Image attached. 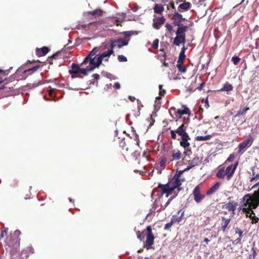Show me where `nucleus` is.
<instances>
[{
	"mask_svg": "<svg viewBox=\"0 0 259 259\" xmlns=\"http://www.w3.org/2000/svg\"><path fill=\"white\" fill-rule=\"evenodd\" d=\"M242 203L243 206H244L242 209V211L246 214L247 217L251 219V223L253 224L258 223L259 219L255 215V213L252 210L257 207L253 206V201L251 194H245L242 198Z\"/></svg>",
	"mask_w": 259,
	"mask_h": 259,
	"instance_id": "obj_1",
	"label": "nucleus"
},
{
	"mask_svg": "<svg viewBox=\"0 0 259 259\" xmlns=\"http://www.w3.org/2000/svg\"><path fill=\"white\" fill-rule=\"evenodd\" d=\"M20 234V231L16 230L13 233H11L7 237L6 243L9 248L11 253H13L19 248L20 241L19 236Z\"/></svg>",
	"mask_w": 259,
	"mask_h": 259,
	"instance_id": "obj_2",
	"label": "nucleus"
},
{
	"mask_svg": "<svg viewBox=\"0 0 259 259\" xmlns=\"http://www.w3.org/2000/svg\"><path fill=\"white\" fill-rule=\"evenodd\" d=\"M184 171H177L173 178L167 183L172 191L177 189L178 191L181 190L180 186L182 183L186 181L185 178L182 176Z\"/></svg>",
	"mask_w": 259,
	"mask_h": 259,
	"instance_id": "obj_3",
	"label": "nucleus"
},
{
	"mask_svg": "<svg viewBox=\"0 0 259 259\" xmlns=\"http://www.w3.org/2000/svg\"><path fill=\"white\" fill-rule=\"evenodd\" d=\"M190 140V138L189 135L181 137L180 144V146L184 149L183 154L185 156L183 159V160H186V157H189L192 153L191 148L190 147V144L189 142Z\"/></svg>",
	"mask_w": 259,
	"mask_h": 259,
	"instance_id": "obj_4",
	"label": "nucleus"
},
{
	"mask_svg": "<svg viewBox=\"0 0 259 259\" xmlns=\"http://www.w3.org/2000/svg\"><path fill=\"white\" fill-rule=\"evenodd\" d=\"M146 241L144 242L143 247L147 250L154 249V240L155 237L152 232V228L150 226L146 227Z\"/></svg>",
	"mask_w": 259,
	"mask_h": 259,
	"instance_id": "obj_5",
	"label": "nucleus"
},
{
	"mask_svg": "<svg viewBox=\"0 0 259 259\" xmlns=\"http://www.w3.org/2000/svg\"><path fill=\"white\" fill-rule=\"evenodd\" d=\"M101 64V60L100 58H97L96 56L90 57L85 63L84 61L81 63V66L87 65L86 67L89 68L90 71H93L96 68L99 67Z\"/></svg>",
	"mask_w": 259,
	"mask_h": 259,
	"instance_id": "obj_6",
	"label": "nucleus"
},
{
	"mask_svg": "<svg viewBox=\"0 0 259 259\" xmlns=\"http://www.w3.org/2000/svg\"><path fill=\"white\" fill-rule=\"evenodd\" d=\"M187 128V126L185 123H184L181 125L176 130H171V138L174 140H179V139L177 138L176 134H177L179 136H180L181 137L188 135V134L186 132Z\"/></svg>",
	"mask_w": 259,
	"mask_h": 259,
	"instance_id": "obj_7",
	"label": "nucleus"
},
{
	"mask_svg": "<svg viewBox=\"0 0 259 259\" xmlns=\"http://www.w3.org/2000/svg\"><path fill=\"white\" fill-rule=\"evenodd\" d=\"M253 141V138L251 135H249L247 139L239 144L238 153L240 154H243L245 151V149L251 146Z\"/></svg>",
	"mask_w": 259,
	"mask_h": 259,
	"instance_id": "obj_8",
	"label": "nucleus"
},
{
	"mask_svg": "<svg viewBox=\"0 0 259 259\" xmlns=\"http://www.w3.org/2000/svg\"><path fill=\"white\" fill-rule=\"evenodd\" d=\"M237 206L238 204L236 202L234 201H231L228 203H224L222 205V209H226L228 211H231V213L230 216L233 217L235 214V211Z\"/></svg>",
	"mask_w": 259,
	"mask_h": 259,
	"instance_id": "obj_9",
	"label": "nucleus"
},
{
	"mask_svg": "<svg viewBox=\"0 0 259 259\" xmlns=\"http://www.w3.org/2000/svg\"><path fill=\"white\" fill-rule=\"evenodd\" d=\"M128 43V39L126 40L122 38H119L116 40H111V43L109 45L110 49H113L115 47H117L118 48H121L123 46H127Z\"/></svg>",
	"mask_w": 259,
	"mask_h": 259,
	"instance_id": "obj_10",
	"label": "nucleus"
},
{
	"mask_svg": "<svg viewBox=\"0 0 259 259\" xmlns=\"http://www.w3.org/2000/svg\"><path fill=\"white\" fill-rule=\"evenodd\" d=\"M158 188L160 189V194L158 196V198L162 197L163 194H166V197H168L170 194H171L172 191L168 186V184L163 185L159 184Z\"/></svg>",
	"mask_w": 259,
	"mask_h": 259,
	"instance_id": "obj_11",
	"label": "nucleus"
},
{
	"mask_svg": "<svg viewBox=\"0 0 259 259\" xmlns=\"http://www.w3.org/2000/svg\"><path fill=\"white\" fill-rule=\"evenodd\" d=\"M171 20H172L173 24L177 26H180V25H183L182 22L187 21V19L183 18L182 15L178 12L174 13L171 17Z\"/></svg>",
	"mask_w": 259,
	"mask_h": 259,
	"instance_id": "obj_12",
	"label": "nucleus"
},
{
	"mask_svg": "<svg viewBox=\"0 0 259 259\" xmlns=\"http://www.w3.org/2000/svg\"><path fill=\"white\" fill-rule=\"evenodd\" d=\"M193 195L194 200L198 203L201 202L205 197V195L201 193L199 185H197L195 187L193 191Z\"/></svg>",
	"mask_w": 259,
	"mask_h": 259,
	"instance_id": "obj_13",
	"label": "nucleus"
},
{
	"mask_svg": "<svg viewBox=\"0 0 259 259\" xmlns=\"http://www.w3.org/2000/svg\"><path fill=\"white\" fill-rule=\"evenodd\" d=\"M233 217L230 216L228 218L221 217V230L223 232H226L227 229L229 228V224Z\"/></svg>",
	"mask_w": 259,
	"mask_h": 259,
	"instance_id": "obj_14",
	"label": "nucleus"
},
{
	"mask_svg": "<svg viewBox=\"0 0 259 259\" xmlns=\"http://www.w3.org/2000/svg\"><path fill=\"white\" fill-rule=\"evenodd\" d=\"M238 164V162H236L234 165L231 164L226 168L225 172L227 175V177L228 180H230L234 175Z\"/></svg>",
	"mask_w": 259,
	"mask_h": 259,
	"instance_id": "obj_15",
	"label": "nucleus"
},
{
	"mask_svg": "<svg viewBox=\"0 0 259 259\" xmlns=\"http://www.w3.org/2000/svg\"><path fill=\"white\" fill-rule=\"evenodd\" d=\"M39 67L40 66L38 65L24 70L23 72L24 76L23 79H25L28 76L33 74L34 72L37 71Z\"/></svg>",
	"mask_w": 259,
	"mask_h": 259,
	"instance_id": "obj_16",
	"label": "nucleus"
},
{
	"mask_svg": "<svg viewBox=\"0 0 259 259\" xmlns=\"http://www.w3.org/2000/svg\"><path fill=\"white\" fill-rule=\"evenodd\" d=\"M185 41V36L176 34V36L174 39L173 44L176 46H179L181 43L184 44Z\"/></svg>",
	"mask_w": 259,
	"mask_h": 259,
	"instance_id": "obj_17",
	"label": "nucleus"
},
{
	"mask_svg": "<svg viewBox=\"0 0 259 259\" xmlns=\"http://www.w3.org/2000/svg\"><path fill=\"white\" fill-rule=\"evenodd\" d=\"M50 49L47 47H43L41 48L36 49V54L40 57L46 55L49 51Z\"/></svg>",
	"mask_w": 259,
	"mask_h": 259,
	"instance_id": "obj_18",
	"label": "nucleus"
},
{
	"mask_svg": "<svg viewBox=\"0 0 259 259\" xmlns=\"http://www.w3.org/2000/svg\"><path fill=\"white\" fill-rule=\"evenodd\" d=\"M178 27L176 32V34L186 36V32L188 30L189 26L187 25H181Z\"/></svg>",
	"mask_w": 259,
	"mask_h": 259,
	"instance_id": "obj_19",
	"label": "nucleus"
},
{
	"mask_svg": "<svg viewBox=\"0 0 259 259\" xmlns=\"http://www.w3.org/2000/svg\"><path fill=\"white\" fill-rule=\"evenodd\" d=\"M253 198L254 207H257L259 205V187L257 190L255 191L251 195Z\"/></svg>",
	"mask_w": 259,
	"mask_h": 259,
	"instance_id": "obj_20",
	"label": "nucleus"
},
{
	"mask_svg": "<svg viewBox=\"0 0 259 259\" xmlns=\"http://www.w3.org/2000/svg\"><path fill=\"white\" fill-rule=\"evenodd\" d=\"M165 19L164 17L158 18L156 22L153 23V27L156 29H160V27L164 23Z\"/></svg>",
	"mask_w": 259,
	"mask_h": 259,
	"instance_id": "obj_21",
	"label": "nucleus"
},
{
	"mask_svg": "<svg viewBox=\"0 0 259 259\" xmlns=\"http://www.w3.org/2000/svg\"><path fill=\"white\" fill-rule=\"evenodd\" d=\"M191 6V4L190 3L184 2V3H182L179 6L178 8V10L180 12L184 11H187L190 9Z\"/></svg>",
	"mask_w": 259,
	"mask_h": 259,
	"instance_id": "obj_22",
	"label": "nucleus"
},
{
	"mask_svg": "<svg viewBox=\"0 0 259 259\" xmlns=\"http://www.w3.org/2000/svg\"><path fill=\"white\" fill-rule=\"evenodd\" d=\"M220 183L219 182H216L214 185L211 187L207 191L206 194L210 195L215 192L220 188Z\"/></svg>",
	"mask_w": 259,
	"mask_h": 259,
	"instance_id": "obj_23",
	"label": "nucleus"
},
{
	"mask_svg": "<svg viewBox=\"0 0 259 259\" xmlns=\"http://www.w3.org/2000/svg\"><path fill=\"white\" fill-rule=\"evenodd\" d=\"M80 67L78 64L73 63L71 66V69L68 71L70 74H76L79 73Z\"/></svg>",
	"mask_w": 259,
	"mask_h": 259,
	"instance_id": "obj_24",
	"label": "nucleus"
},
{
	"mask_svg": "<svg viewBox=\"0 0 259 259\" xmlns=\"http://www.w3.org/2000/svg\"><path fill=\"white\" fill-rule=\"evenodd\" d=\"M252 177L250 179V182L256 181L259 179V172L255 171V167H251Z\"/></svg>",
	"mask_w": 259,
	"mask_h": 259,
	"instance_id": "obj_25",
	"label": "nucleus"
},
{
	"mask_svg": "<svg viewBox=\"0 0 259 259\" xmlns=\"http://www.w3.org/2000/svg\"><path fill=\"white\" fill-rule=\"evenodd\" d=\"M249 110V107L247 106H245L243 108L240 107V109L237 111V113L236 115L234 116V118H236L237 117H239L241 115H243L245 114L246 112Z\"/></svg>",
	"mask_w": 259,
	"mask_h": 259,
	"instance_id": "obj_26",
	"label": "nucleus"
},
{
	"mask_svg": "<svg viewBox=\"0 0 259 259\" xmlns=\"http://www.w3.org/2000/svg\"><path fill=\"white\" fill-rule=\"evenodd\" d=\"M171 156L172 160H179L182 157V152L178 149H175L172 151Z\"/></svg>",
	"mask_w": 259,
	"mask_h": 259,
	"instance_id": "obj_27",
	"label": "nucleus"
},
{
	"mask_svg": "<svg viewBox=\"0 0 259 259\" xmlns=\"http://www.w3.org/2000/svg\"><path fill=\"white\" fill-rule=\"evenodd\" d=\"M154 12L160 14L164 11V7L161 4H155L153 7Z\"/></svg>",
	"mask_w": 259,
	"mask_h": 259,
	"instance_id": "obj_28",
	"label": "nucleus"
},
{
	"mask_svg": "<svg viewBox=\"0 0 259 259\" xmlns=\"http://www.w3.org/2000/svg\"><path fill=\"white\" fill-rule=\"evenodd\" d=\"M200 160H199V157H194L191 160V161L190 162V165L188 167H187V168H186L184 170H189L192 167H194L195 165H198V164L200 163Z\"/></svg>",
	"mask_w": 259,
	"mask_h": 259,
	"instance_id": "obj_29",
	"label": "nucleus"
},
{
	"mask_svg": "<svg viewBox=\"0 0 259 259\" xmlns=\"http://www.w3.org/2000/svg\"><path fill=\"white\" fill-rule=\"evenodd\" d=\"M114 53L113 50L112 49H110V50H107L103 52L100 56H99L98 58H100V59L101 60V63L102 62L103 59L105 57H109L112 54H113Z\"/></svg>",
	"mask_w": 259,
	"mask_h": 259,
	"instance_id": "obj_30",
	"label": "nucleus"
},
{
	"mask_svg": "<svg viewBox=\"0 0 259 259\" xmlns=\"http://www.w3.org/2000/svg\"><path fill=\"white\" fill-rule=\"evenodd\" d=\"M88 15H92L93 16H102L103 14V11L101 9H96L93 11H89L87 12Z\"/></svg>",
	"mask_w": 259,
	"mask_h": 259,
	"instance_id": "obj_31",
	"label": "nucleus"
},
{
	"mask_svg": "<svg viewBox=\"0 0 259 259\" xmlns=\"http://www.w3.org/2000/svg\"><path fill=\"white\" fill-rule=\"evenodd\" d=\"M233 89V87L232 84L229 83L228 82H226L224 87L221 88L220 90H218V92H223V91H226V92H229L231 91H232Z\"/></svg>",
	"mask_w": 259,
	"mask_h": 259,
	"instance_id": "obj_32",
	"label": "nucleus"
},
{
	"mask_svg": "<svg viewBox=\"0 0 259 259\" xmlns=\"http://www.w3.org/2000/svg\"><path fill=\"white\" fill-rule=\"evenodd\" d=\"M98 51V49L96 47L94 48L92 51L87 55V56L84 59V63H85V62L88 60V59H90V57H94L96 53Z\"/></svg>",
	"mask_w": 259,
	"mask_h": 259,
	"instance_id": "obj_33",
	"label": "nucleus"
},
{
	"mask_svg": "<svg viewBox=\"0 0 259 259\" xmlns=\"http://www.w3.org/2000/svg\"><path fill=\"white\" fill-rule=\"evenodd\" d=\"M211 137V135H207L206 136H198L196 137L195 140L197 141H206L210 140Z\"/></svg>",
	"mask_w": 259,
	"mask_h": 259,
	"instance_id": "obj_34",
	"label": "nucleus"
},
{
	"mask_svg": "<svg viewBox=\"0 0 259 259\" xmlns=\"http://www.w3.org/2000/svg\"><path fill=\"white\" fill-rule=\"evenodd\" d=\"M60 54L59 52H58L56 53L55 54L52 55L51 57H49L47 60L48 63L50 64H53V60L57 59V58L58 57L59 54Z\"/></svg>",
	"mask_w": 259,
	"mask_h": 259,
	"instance_id": "obj_35",
	"label": "nucleus"
},
{
	"mask_svg": "<svg viewBox=\"0 0 259 259\" xmlns=\"http://www.w3.org/2000/svg\"><path fill=\"white\" fill-rule=\"evenodd\" d=\"M226 175L227 174L224 168L220 169L217 173V177L219 179H224Z\"/></svg>",
	"mask_w": 259,
	"mask_h": 259,
	"instance_id": "obj_36",
	"label": "nucleus"
},
{
	"mask_svg": "<svg viewBox=\"0 0 259 259\" xmlns=\"http://www.w3.org/2000/svg\"><path fill=\"white\" fill-rule=\"evenodd\" d=\"M146 231V230H145L144 231H143V232H140V231H138L137 232V238L138 239H139L140 241H143L144 240V238H145V236L146 235V234H145V232Z\"/></svg>",
	"mask_w": 259,
	"mask_h": 259,
	"instance_id": "obj_37",
	"label": "nucleus"
},
{
	"mask_svg": "<svg viewBox=\"0 0 259 259\" xmlns=\"http://www.w3.org/2000/svg\"><path fill=\"white\" fill-rule=\"evenodd\" d=\"M119 146L123 149L125 150L126 151H128V148L127 146V145L126 144L125 139H122L120 141L119 143Z\"/></svg>",
	"mask_w": 259,
	"mask_h": 259,
	"instance_id": "obj_38",
	"label": "nucleus"
},
{
	"mask_svg": "<svg viewBox=\"0 0 259 259\" xmlns=\"http://www.w3.org/2000/svg\"><path fill=\"white\" fill-rule=\"evenodd\" d=\"M183 63H177V67L180 72L185 73L186 71V68L183 66Z\"/></svg>",
	"mask_w": 259,
	"mask_h": 259,
	"instance_id": "obj_39",
	"label": "nucleus"
},
{
	"mask_svg": "<svg viewBox=\"0 0 259 259\" xmlns=\"http://www.w3.org/2000/svg\"><path fill=\"white\" fill-rule=\"evenodd\" d=\"M185 58L186 55L183 54V52H180L177 63H183Z\"/></svg>",
	"mask_w": 259,
	"mask_h": 259,
	"instance_id": "obj_40",
	"label": "nucleus"
},
{
	"mask_svg": "<svg viewBox=\"0 0 259 259\" xmlns=\"http://www.w3.org/2000/svg\"><path fill=\"white\" fill-rule=\"evenodd\" d=\"M231 60L233 62V64L235 65H236L239 63V62L240 60V59L237 56H233Z\"/></svg>",
	"mask_w": 259,
	"mask_h": 259,
	"instance_id": "obj_41",
	"label": "nucleus"
},
{
	"mask_svg": "<svg viewBox=\"0 0 259 259\" xmlns=\"http://www.w3.org/2000/svg\"><path fill=\"white\" fill-rule=\"evenodd\" d=\"M88 71H90L89 70V68L85 66V68L80 69L79 73L83 74L84 75H87L88 74Z\"/></svg>",
	"mask_w": 259,
	"mask_h": 259,
	"instance_id": "obj_42",
	"label": "nucleus"
},
{
	"mask_svg": "<svg viewBox=\"0 0 259 259\" xmlns=\"http://www.w3.org/2000/svg\"><path fill=\"white\" fill-rule=\"evenodd\" d=\"M251 251L252 252V254H249V256L247 258V259H255L256 255L255 250L253 247H252Z\"/></svg>",
	"mask_w": 259,
	"mask_h": 259,
	"instance_id": "obj_43",
	"label": "nucleus"
},
{
	"mask_svg": "<svg viewBox=\"0 0 259 259\" xmlns=\"http://www.w3.org/2000/svg\"><path fill=\"white\" fill-rule=\"evenodd\" d=\"M118 60L119 62H126L127 61V58L122 55L118 56Z\"/></svg>",
	"mask_w": 259,
	"mask_h": 259,
	"instance_id": "obj_44",
	"label": "nucleus"
},
{
	"mask_svg": "<svg viewBox=\"0 0 259 259\" xmlns=\"http://www.w3.org/2000/svg\"><path fill=\"white\" fill-rule=\"evenodd\" d=\"M158 43H159V39H155L152 44V48L154 49H157L158 47Z\"/></svg>",
	"mask_w": 259,
	"mask_h": 259,
	"instance_id": "obj_45",
	"label": "nucleus"
},
{
	"mask_svg": "<svg viewBox=\"0 0 259 259\" xmlns=\"http://www.w3.org/2000/svg\"><path fill=\"white\" fill-rule=\"evenodd\" d=\"M163 85L161 84L159 85V95L162 96L164 95L165 93V90L162 89Z\"/></svg>",
	"mask_w": 259,
	"mask_h": 259,
	"instance_id": "obj_46",
	"label": "nucleus"
},
{
	"mask_svg": "<svg viewBox=\"0 0 259 259\" xmlns=\"http://www.w3.org/2000/svg\"><path fill=\"white\" fill-rule=\"evenodd\" d=\"M235 158V155L234 154H230L229 157L227 159V161L228 162H232L234 161Z\"/></svg>",
	"mask_w": 259,
	"mask_h": 259,
	"instance_id": "obj_47",
	"label": "nucleus"
},
{
	"mask_svg": "<svg viewBox=\"0 0 259 259\" xmlns=\"http://www.w3.org/2000/svg\"><path fill=\"white\" fill-rule=\"evenodd\" d=\"M235 233L236 234H239V237H241V238H242V237H243V231H242L241 230H240L239 228H236L235 229Z\"/></svg>",
	"mask_w": 259,
	"mask_h": 259,
	"instance_id": "obj_48",
	"label": "nucleus"
},
{
	"mask_svg": "<svg viewBox=\"0 0 259 259\" xmlns=\"http://www.w3.org/2000/svg\"><path fill=\"white\" fill-rule=\"evenodd\" d=\"M183 107L184 108V109L183 110V113H184V114H190L189 109L185 106H183Z\"/></svg>",
	"mask_w": 259,
	"mask_h": 259,
	"instance_id": "obj_49",
	"label": "nucleus"
},
{
	"mask_svg": "<svg viewBox=\"0 0 259 259\" xmlns=\"http://www.w3.org/2000/svg\"><path fill=\"white\" fill-rule=\"evenodd\" d=\"M202 102H204V107L206 108H208L209 107V103H208V101L207 100V98L205 99H202Z\"/></svg>",
	"mask_w": 259,
	"mask_h": 259,
	"instance_id": "obj_50",
	"label": "nucleus"
},
{
	"mask_svg": "<svg viewBox=\"0 0 259 259\" xmlns=\"http://www.w3.org/2000/svg\"><path fill=\"white\" fill-rule=\"evenodd\" d=\"M11 259H21L19 255L17 253H11Z\"/></svg>",
	"mask_w": 259,
	"mask_h": 259,
	"instance_id": "obj_51",
	"label": "nucleus"
},
{
	"mask_svg": "<svg viewBox=\"0 0 259 259\" xmlns=\"http://www.w3.org/2000/svg\"><path fill=\"white\" fill-rule=\"evenodd\" d=\"M165 27L168 30L169 32H170L172 30L173 27L169 23H166L165 24Z\"/></svg>",
	"mask_w": 259,
	"mask_h": 259,
	"instance_id": "obj_52",
	"label": "nucleus"
},
{
	"mask_svg": "<svg viewBox=\"0 0 259 259\" xmlns=\"http://www.w3.org/2000/svg\"><path fill=\"white\" fill-rule=\"evenodd\" d=\"M172 225V222L168 223L165 225L164 229L168 230Z\"/></svg>",
	"mask_w": 259,
	"mask_h": 259,
	"instance_id": "obj_53",
	"label": "nucleus"
},
{
	"mask_svg": "<svg viewBox=\"0 0 259 259\" xmlns=\"http://www.w3.org/2000/svg\"><path fill=\"white\" fill-rule=\"evenodd\" d=\"M166 162V158L162 159L160 162V166L164 167L165 165Z\"/></svg>",
	"mask_w": 259,
	"mask_h": 259,
	"instance_id": "obj_54",
	"label": "nucleus"
},
{
	"mask_svg": "<svg viewBox=\"0 0 259 259\" xmlns=\"http://www.w3.org/2000/svg\"><path fill=\"white\" fill-rule=\"evenodd\" d=\"M123 34L124 35L125 37L126 38H127V37H129L130 36H131L132 34L130 31H125L123 32Z\"/></svg>",
	"mask_w": 259,
	"mask_h": 259,
	"instance_id": "obj_55",
	"label": "nucleus"
},
{
	"mask_svg": "<svg viewBox=\"0 0 259 259\" xmlns=\"http://www.w3.org/2000/svg\"><path fill=\"white\" fill-rule=\"evenodd\" d=\"M113 88L115 89H119L120 88V84L118 82L114 83L113 85Z\"/></svg>",
	"mask_w": 259,
	"mask_h": 259,
	"instance_id": "obj_56",
	"label": "nucleus"
},
{
	"mask_svg": "<svg viewBox=\"0 0 259 259\" xmlns=\"http://www.w3.org/2000/svg\"><path fill=\"white\" fill-rule=\"evenodd\" d=\"M171 200V198H169L168 201L166 202V203L164 204V206H161V208H162L163 209H164L167 205L169 204L170 201Z\"/></svg>",
	"mask_w": 259,
	"mask_h": 259,
	"instance_id": "obj_57",
	"label": "nucleus"
},
{
	"mask_svg": "<svg viewBox=\"0 0 259 259\" xmlns=\"http://www.w3.org/2000/svg\"><path fill=\"white\" fill-rule=\"evenodd\" d=\"M176 113H178V114H179L180 115V118L181 117V115H184V113H183V110H181V109H178L177 111H176Z\"/></svg>",
	"mask_w": 259,
	"mask_h": 259,
	"instance_id": "obj_58",
	"label": "nucleus"
},
{
	"mask_svg": "<svg viewBox=\"0 0 259 259\" xmlns=\"http://www.w3.org/2000/svg\"><path fill=\"white\" fill-rule=\"evenodd\" d=\"M160 51L163 52V56L164 59H161V61H164L165 60L166 53L165 52L164 49H160Z\"/></svg>",
	"mask_w": 259,
	"mask_h": 259,
	"instance_id": "obj_59",
	"label": "nucleus"
},
{
	"mask_svg": "<svg viewBox=\"0 0 259 259\" xmlns=\"http://www.w3.org/2000/svg\"><path fill=\"white\" fill-rule=\"evenodd\" d=\"M56 90L55 89H51L49 90V95L51 96H53V93H54L55 91Z\"/></svg>",
	"mask_w": 259,
	"mask_h": 259,
	"instance_id": "obj_60",
	"label": "nucleus"
},
{
	"mask_svg": "<svg viewBox=\"0 0 259 259\" xmlns=\"http://www.w3.org/2000/svg\"><path fill=\"white\" fill-rule=\"evenodd\" d=\"M169 6L173 9H175V4L173 1H170L169 3Z\"/></svg>",
	"mask_w": 259,
	"mask_h": 259,
	"instance_id": "obj_61",
	"label": "nucleus"
},
{
	"mask_svg": "<svg viewBox=\"0 0 259 259\" xmlns=\"http://www.w3.org/2000/svg\"><path fill=\"white\" fill-rule=\"evenodd\" d=\"M205 83H204V82H202V83H201L199 85V86L197 88V89H198V90H199V91L201 90H202V88H203V86H204V85H205Z\"/></svg>",
	"mask_w": 259,
	"mask_h": 259,
	"instance_id": "obj_62",
	"label": "nucleus"
},
{
	"mask_svg": "<svg viewBox=\"0 0 259 259\" xmlns=\"http://www.w3.org/2000/svg\"><path fill=\"white\" fill-rule=\"evenodd\" d=\"M4 74V76H6L8 75V73L6 72V71L0 69V74Z\"/></svg>",
	"mask_w": 259,
	"mask_h": 259,
	"instance_id": "obj_63",
	"label": "nucleus"
},
{
	"mask_svg": "<svg viewBox=\"0 0 259 259\" xmlns=\"http://www.w3.org/2000/svg\"><path fill=\"white\" fill-rule=\"evenodd\" d=\"M93 77L95 79H98L100 77V75L98 74H94L93 75Z\"/></svg>",
	"mask_w": 259,
	"mask_h": 259,
	"instance_id": "obj_64",
	"label": "nucleus"
}]
</instances>
